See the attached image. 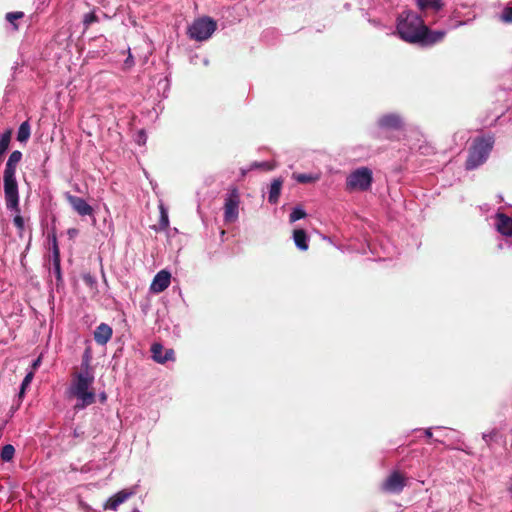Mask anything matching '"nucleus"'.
I'll return each mask as SVG.
<instances>
[{"label":"nucleus","mask_w":512,"mask_h":512,"mask_svg":"<svg viewBox=\"0 0 512 512\" xmlns=\"http://www.w3.org/2000/svg\"><path fill=\"white\" fill-rule=\"evenodd\" d=\"M293 178L299 183H313L319 179V176L311 173H298L293 174Z\"/></svg>","instance_id":"nucleus-23"},{"label":"nucleus","mask_w":512,"mask_h":512,"mask_svg":"<svg viewBox=\"0 0 512 512\" xmlns=\"http://www.w3.org/2000/svg\"><path fill=\"white\" fill-rule=\"evenodd\" d=\"M240 195L237 188L228 191L224 202V221L233 223L239 216Z\"/></svg>","instance_id":"nucleus-6"},{"label":"nucleus","mask_w":512,"mask_h":512,"mask_svg":"<svg viewBox=\"0 0 512 512\" xmlns=\"http://www.w3.org/2000/svg\"><path fill=\"white\" fill-rule=\"evenodd\" d=\"M12 136V130L8 129L1 134L0 137V157L8 150Z\"/></svg>","instance_id":"nucleus-21"},{"label":"nucleus","mask_w":512,"mask_h":512,"mask_svg":"<svg viewBox=\"0 0 512 512\" xmlns=\"http://www.w3.org/2000/svg\"><path fill=\"white\" fill-rule=\"evenodd\" d=\"M112 328L106 324L101 323L94 331V340L99 345H105L112 337Z\"/></svg>","instance_id":"nucleus-15"},{"label":"nucleus","mask_w":512,"mask_h":512,"mask_svg":"<svg viewBox=\"0 0 512 512\" xmlns=\"http://www.w3.org/2000/svg\"><path fill=\"white\" fill-rule=\"evenodd\" d=\"M24 17V13L21 11H15V12H8L5 15L6 21L11 26L12 31H17L19 29V26L17 24V20Z\"/></svg>","instance_id":"nucleus-19"},{"label":"nucleus","mask_w":512,"mask_h":512,"mask_svg":"<svg viewBox=\"0 0 512 512\" xmlns=\"http://www.w3.org/2000/svg\"><path fill=\"white\" fill-rule=\"evenodd\" d=\"M497 435V432L495 430H492L488 433H483L482 437L483 440L486 442L487 445L493 444V438Z\"/></svg>","instance_id":"nucleus-33"},{"label":"nucleus","mask_w":512,"mask_h":512,"mask_svg":"<svg viewBox=\"0 0 512 512\" xmlns=\"http://www.w3.org/2000/svg\"><path fill=\"white\" fill-rule=\"evenodd\" d=\"M31 240H32V237H31V236H29V240H28V245H27V249H28V248H29V246H30Z\"/></svg>","instance_id":"nucleus-40"},{"label":"nucleus","mask_w":512,"mask_h":512,"mask_svg":"<svg viewBox=\"0 0 512 512\" xmlns=\"http://www.w3.org/2000/svg\"><path fill=\"white\" fill-rule=\"evenodd\" d=\"M507 246V247H511L512 248V239H506L505 241L503 242H500L498 244V248L500 250L504 249V247Z\"/></svg>","instance_id":"nucleus-36"},{"label":"nucleus","mask_w":512,"mask_h":512,"mask_svg":"<svg viewBox=\"0 0 512 512\" xmlns=\"http://www.w3.org/2000/svg\"><path fill=\"white\" fill-rule=\"evenodd\" d=\"M99 18L94 12L85 14L83 18V24L85 28H88L92 23L98 22Z\"/></svg>","instance_id":"nucleus-30"},{"label":"nucleus","mask_w":512,"mask_h":512,"mask_svg":"<svg viewBox=\"0 0 512 512\" xmlns=\"http://www.w3.org/2000/svg\"><path fill=\"white\" fill-rule=\"evenodd\" d=\"M31 381H32V368L27 371L26 376L24 377V379L22 381V384L20 386V391L18 393L19 398L23 397L25 390Z\"/></svg>","instance_id":"nucleus-28"},{"label":"nucleus","mask_w":512,"mask_h":512,"mask_svg":"<svg viewBox=\"0 0 512 512\" xmlns=\"http://www.w3.org/2000/svg\"><path fill=\"white\" fill-rule=\"evenodd\" d=\"M253 168H265V169H271V166L267 163V162H261V163H257L255 162L253 165H252Z\"/></svg>","instance_id":"nucleus-37"},{"label":"nucleus","mask_w":512,"mask_h":512,"mask_svg":"<svg viewBox=\"0 0 512 512\" xmlns=\"http://www.w3.org/2000/svg\"><path fill=\"white\" fill-rule=\"evenodd\" d=\"M130 512H141L138 508H133Z\"/></svg>","instance_id":"nucleus-42"},{"label":"nucleus","mask_w":512,"mask_h":512,"mask_svg":"<svg viewBox=\"0 0 512 512\" xmlns=\"http://www.w3.org/2000/svg\"><path fill=\"white\" fill-rule=\"evenodd\" d=\"M30 119H27L26 121H24L19 129H18V133H17V140L19 142H25L28 140L29 136H30V131H31V128H30V123H29Z\"/></svg>","instance_id":"nucleus-20"},{"label":"nucleus","mask_w":512,"mask_h":512,"mask_svg":"<svg viewBox=\"0 0 512 512\" xmlns=\"http://www.w3.org/2000/svg\"><path fill=\"white\" fill-rule=\"evenodd\" d=\"M306 217V212L303 208H301L300 206H297L295 208H293V210L291 211L290 215H289V221L290 223H294L300 219H303Z\"/></svg>","instance_id":"nucleus-27"},{"label":"nucleus","mask_w":512,"mask_h":512,"mask_svg":"<svg viewBox=\"0 0 512 512\" xmlns=\"http://www.w3.org/2000/svg\"><path fill=\"white\" fill-rule=\"evenodd\" d=\"M82 366L84 367V371L77 374L70 387L71 394L77 399V403L75 404L76 409H84L88 405L92 404L95 400V393L89 390L94 381V376L88 370V352H86Z\"/></svg>","instance_id":"nucleus-2"},{"label":"nucleus","mask_w":512,"mask_h":512,"mask_svg":"<svg viewBox=\"0 0 512 512\" xmlns=\"http://www.w3.org/2000/svg\"><path fill=\"white\" fill-rule=\"evenodd\" d=\"M4 194L7 209L19 212V195L17 182H4Z\"/></svg>","instance_id":"nucleus-8"},{"label":"nucleus","mask_w":512,"mask_h":512,"mask_svg":"<svg viewBox=\"0 0 512 512\" xmlns=\"http://www.w3.org/2000/svg\"><path fill=\"white\" fill-rule=\"evenodd\" d=\"M417 6L420 10H433L435 12L440 11L443 8L442 0H416Z\"/></svg>","instance_id":"nucleus-18"},{"label":"nucleus","mask_w":512,"mask_h":512,"mask_svg":"<svg viewBox=\"0 0 512 512\" xmlns=\"http://www.w3.org/2000/svg\"><path fill=\"white\" fill-rule=\"evenodd\" d=\"M151 353L153 360L160 364L174 360V350L171 348L164 349L160 343H154L151 346Z\"/></svg>","instance_id":"nucleus-13"},{"label":"nucleus","mask_w":512,"mask_h":512,"mask_svg":"<svg viewBox=\"0 0 512 512\" xmlns=\"http://www.w3.org/2000/svg\"><path fill=\"white\" fill-rule=\"evenodd\" d=\"M416 434H419V437H421L423 439V442H420L419 444H421V445H433V442L430 440L431 436H432L430 430H425V431L417 430Z\"/></svg>","instance_id":"nucleus-29"},{"label":"nucleus","mask_w":512,"mask_h":512,"mask_svg":"<svg viewBox=\"0 0 512 512\" xmlns=\"http://www.w3.org/2000/svg\"><path fill=\"white\" fill-rule=\"evenodd\" d=\"M128 57L126 58V60L124 61V65L127 67V68H130L134 65V59H133V56L132 54L130 53V48H128Z\"/></svg>","instance_id":"nucleus-35"},{"label":"nucleus","mask_w":512,"mask_h":512,"mask_svg":"<svg viewBox=\"0 0 512 512\" xmlns=\"http://www.w3.org/2000/svg\"><path fill=\"white\" fill-rule=\"evenodd\" d=\"M21 159H22V153L19 150H14L10 154L7 163L17 166V164L21 161Z\"/></svg>","instance_id":"nucleus-31"},{"label":"nucleus","mask_w":512,"mask_h":512,"mask_svg":"<svg viewBox=\"0 0 512 512\" xmlns=\"http://www.w3.org/2000/svg\"><path fill=\"white\" fill-rule=\"evenodd\" d=\"M171 274L166 270L159 271L150 285V290L154 293L163 292L170 285Z\"/></svg>","instance_id":"nucleus-14"},{"label":"nucleus","mask_w":512,"mask_h":512,"mask_svg":"<svg viewBox=\"0 0 512 512\" xmlns=\"http://www.w3.org/2000/svg\"><path fill=\"white\" fill-rule=\"evenodd\" d=\"M406 477L399 471H392L381 483L380 489L387 494H399L406 486Z\"/></svg>","instance_id":"nucleus-7"},{"label":"nucleus","mask_w":512,"mask_h":512,"mask_svg":"<svg viewBox=\"0 0 512 512\" xmlns=\"http://www.w3.org/2000/svg\"><path fill=\"white\" fill-rule=\"evenodd\" d=\"M377 124L381 130L385 131L399 130L403 126L401 117L394 113L381 116Z\"/></svg>","instance_id":"nucleus-12"},{"label":"nucleus","mask_w":512,"mask_h":512,"mask_svg":"<svg viewBox=\"0 0 512 512\" xmlns=\"http://www.w3.org/2000/svg\"><path fill=\"white\" fill-rule=\"evenodd\" d=\"M396 32L405 42L418 44L422 47H429L442 42L447 34L446 30L429 29L422 17L411 10H405L398 15Z\"/></svg>","instance_id":"nucleus-1"},{"label":"nucleus","mask_w":512,"mask_h":512,"mask_svg":"<svg viewBox=\"0 0 512 512\" xmlns=\"http://www.w3.org/2000/svg\"><path fill=\"white\" fill-rule=\"evenodd\" d=\"M66 200L72 207V209L80 216H91L93 215V208L89 205L85 199L71 195L70 193L65 194Z\"/></svg>","instance_id":"nucleus-9"},{"label":"nucleus","mask_w":512,"mask_h":512,"mask_svg":"<svg viewBox=\"0 0 512 512\" xmlns=\"http://www.w3.org/2000/svg\"><path fill=\"white\" fill-rule=\"evenodd\" d=\"M39 364H40V357L37 358L36 360H34V370H36V368L38 367Z\"/></svg>","instance_id":"nucleus-38"},{"label":"nucleus","mask_w":512,"mask_h":512,"mask_svg":"<svg viewBox=\"0 0 512 512\" xmlns=\"http://www.w3.org/2000/svg\"><path fill=\"white\" fill-rule=\"evenodd\" d=\"M15 450H1V459L3 462H9L14 457Z\"/></svg>","instance_id":"nucleus-32"},{"label":"nucleus","mask_w":512,"mask_h":512,"mask_svg":"<svg viewBox=\"0 0 512 512\" xmlns=\"http://www.w3.org/2000/svg\"><path fill=\"white\" fill-rule=\"evenodd\" d=\"M135 494L134 490L123 489L111 497H109L106 502L103 504L104 510L117 511L119 506L126 502L130 497Z\"/></svg>","instance_id":"nucleus-10"},{"label":"nucleus","mask_w":512,"mask_h":512,"mask_svg":"<svg viewBox=\"0 0 512 512\" xmlns=\"http://www.w3.org/2000/svg\"><path fill=\"white\" fill-rule=\"evenodd\" d=\"M217 24L210 17L196 19L188 28V35L196 41L209 39L216 30Z\"/></svg>","instance_id":"nucleus-5"},{"label":"nucleus","mask_w":512,"mask_h":512,"mask_svg":"<svg viewBox=\"0 0 512 512\" xmlns=\"http://www.w3.org/2000/svg\"><path fill=\"white\" fill-rule=\"evenodd\" d=\"M498 19L504 24H512V7H504L501 13L498 15Z\"/></svg>","instance_id":"nucleus-26"},{"label":"nucleus","mask_w":512,"mask_h":512,"mask_svg":"<svg viewBox=\"0 0 512 512\" xmlns=\"http://www.w3.org/2000/svg\"><path fill=\"white\" fill-rule=\"evenodd\" d=\"M13 222H14V225L17 228L23 229V227H24V219L20 215V211L19 212H15V216H14Z\"/></svg>","instance_id":"nucleus-34"},{"label":"nucleus","mask_w":512,"mask_h":512,"mask_svg":"<svg viewBox=\"0 0 512 512\" xmlns=\"http://www.w3.org/2000/svg\"><path fill=\"white\" fill-rule=\"evenodd\" d=\"M494 227L498 233L506 238L512 237V218L504 213H496Z\"/></svg>","instance_id":"nucleus-11"},{"label":"nucleus","mask_w":512,"mask_h":512,"mask_svg":"<svg viewBox=\"0 0 512 512\" xmlns=\"http://www.w3.org/2000/svg\"><path fill=\"white\" fill-rule=\"evenodd\" d=\"M159 210H160V220H159L160 229H166L169 226L168 211L164 207L163 203L159 204Z\"/></svg>","instance_id":"nucleus-25"},{"label":"nucleus","mask_w":512,"mask_h":512,"mask_svg":"<svg viewBox=\"0 0 512 512\" xmlns=\"http://www.w3.org/2000/svg\"><path fill=\"white\" fill-rule=\"evenodd\" d=\"M1 448L8 449V448H14V446H13V445H11V444H5V445H3Z\"/></svg>","instance_id":"nucleus-39"},{"label":"nucleus","mask_w":512,"mask_h":512,"mask_svg":"<svg viewBox=\"0 0 512 512\" xmlns=\"http://www.w3.org/2000/svg\"><path fill=\"white\" fill-rule=\"evenodd\" d=\"M508 490L509 492L512 494V482L510 483L509 487H508Z\"/></svg>","instance_id":"nucleus-41"},{"label":"nucleus","mask_w":512,"mask_h":512,"mask_svg":"<svg viewBox=\"0 0 512 512\" xmlns=\"http://www.w3.org/2000/svg\"><path fill=\"white\" fill-rule=\"evenodd\" d=\"M493 145L494 138L492 136L477 137L474 139L466 160V169L473 170L482 165L487 160Z\"/></svg>","instance_id":"nucleus-3"},{"label":"nucleus","mask_w":512,"mask_h":512,"mask_svg":"<svg viewBox=\"0 0 512 512\" xmlns=\"http://www.w3.org/2000/svg\"><path fill=\"white\" fill-rule=\"evenodd\" d=\"M293 240L296 247L301 251H306L309 247V238L303 229L293 231Z\"/></svg>","instance_id":"nucleus-16"},{"label":"nucleus","mask_w":512,"mask_h":512,"mask_svg":"<svg viewBox=\"0 0 512 512\" xmlns=\"http://www.w3.org/2000/svg\"><path fill=\"white\" fill-rule=\"evenodd\" d=\"M373 182V172L368 167L353 170L346 178V187L349 191H367Z\"/></svg>","instance_id":"nucleus-4"},{"label":"nucleus","mask_w":512,"mask_h":512,"mask_svg":"<svg viewBox=\"0 0 512 512\" xmlns=\"http://www.w3.org/2000/svg\"><path fill=\"white\" fill-rule=\"evenodd\" d=\"M204 64H205V65H207V64H208V60H207V59H205V60H204Z\"/></svg>","instance_id":"nucleus-43"},{"label":"nucleus","mask_w":512,"mask_h":512,"mask_svg":"<svg viewBox=\"0 0 512 512\" xmlns=\"http://www.w3.org/2000/svg\"><path fill=\"white\" fill-rule=\"evenodd\" d=\"M16 165H12L10 163H6V167L4 170V182H17L16 177Z\"/></svg>","instance_id":"nucleus-24"},{"label":"nucleus","mask_w":512,"mask_h":512,"mask_svg":"<svg viewBox=\"0 0 512 512\" xmlns=\"http://www.w3.org/2000/svg\"><path fill=\"white\" fill-rule=\"evenodd\" d=\"M53 271L56 274L57 278H60V256L58 246L56 244V239L53 240Z\"/></svg>","instance_id":"nucleus-22"},{"label":"nucleus","mask_w":512,"mask_h":512,"mask_svg":"<svg viewBox=\"0 0 512 512\" xmlns=\"http://www.w3.org/2000/svg\"><path fill=\"white\" fill-rule=\"evenodd\" d=\"M283 181L280 178L274 179L269 188L268 201L271 204H276L279 200Z\"/></svg>","instance_id":"nucleus-17"}]
</instances>
